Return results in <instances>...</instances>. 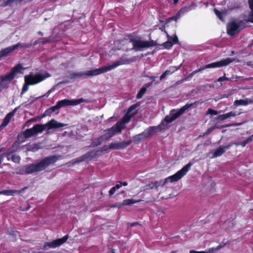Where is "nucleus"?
I'll use <instances>...</instances> for the list:
<instances>
[{
	"mask_svg": "<svg viewBox=\"0 0 253 253\" xmlns=\"http://www.w3.org/2000/svg\"><path fill=\"white\" fill-rule=\"evenodd\" d=\"M191 166V163H189L173 175L169 176L164 179H162L160 181L151 182L149 183L146 184L144 186L145 189L150 190L153 189H157L159 186H164L168 182H173L178 181L186 174V173L189 171Z\"/></svg>",
	"mask_w": 253,
	"mask_h": 253,
	"instance_id": "1",
	"label": "nucleus"
},
{
	"mask_svg": "<svg viewBox=\"0 0 253 253\" xmlns=\"http://www.w3.org/2000/svg\"><path fill=\"white\" fill-rule=\"evenodd\" d=\"M131 61V60L128 59L125 56H122L118 61L114 62L112 65L107 66H104L98 69L88 70L83 73H76L75 74V76L78 77H81L83 76L87 77L97 76L110 71L120 65L129 64Z\"/></svg>",
	"mask_w": 253,
	"mask_h": 253,
	"instance_id": "2",
	"label": "nucleus"
},
{
	"mask_svg": "<svg viewBox=\"0 0 253 253\" xmlns=\"http://www.w3.org/2000/svg\"><path fill=\"white\" fill-rule=\"evenodd\" d=\"M24 68L19 64L14 67L6 75L0 76V91L8 86L11 81L14 79L16 75L21 73Z\"/></svg>",
	"mask_w": 253,
	"mask_h": 253,
	"instance_id": "3",
	"label": "nucleus"
},
{
	"mask_svg": "<svg viewBox=\"0 0 253 253\" xmlns=\"http://www.w3.org/2000/svg\"><path fill=\"white\" fill-rule=\"evenodd\" d=\"M47 167V157L39 161L35 164L27 165L24 167L25 173L31 174L39 172L44 170Z\"/></svg>",
	"mask_w": 253,
	"mask_h": 253,
	"instance_id": "4",
	"label": "nucleus"
},
{
	"mask_svg": "<svg viewBox=\"0 0 253 253\" xmlns=\"http://www.w3.org/2000/svg\"><path fill=\"white\" fill-rule=\"evenodd\" d=\"M46 78L42 74H34L33 73L25 76V84L23 86L21 94H23L28 89V85H34L43 81Z\"/></svg>",
	"mask_w": 253,
	"mask_h": 253,
	"instance_id": "5",
	"label": "nucleus"
},
{
	"mask_svg": "<svg viewBox=\"0 0 253 253\" xmlns=\"http://www.w3.org/2000/svg\"><path fill=\"white\" fill-rule=\"evenodd\" d=\"M235 59L234 58H227L226 59H223L220 61L213 62L204 66L201 67L197 70L193 71L195 75L200 72L202 71L203 70L208 69V68H220L222 67H225L230 63L234 61Z\"/></svg>",
	"mask_w": 253,
	"mask_h": 253,
	"instance_id": "6",
	"label": "nucleus"
},
{
	"mask_svg": "<svg viewBox=\"0 0 253 253\" xmlns=\"http://www.w3.org/2000/svg\"><path fill=\"white\" fill-rule=\"evenodd\" d=\"M132 44L133 47L131 49L135 51H141L143 48H149L156 45V42L153 40L143 41L141 40L140 37L137 36H136Z\"/></svg>",
	"mask_w": 253,
	"mask_h": 253,
	"instance_id": "7",
	"label": "nucleus"
},
{
	"mask_svg": "<svg viewBox=\"0 0 253 253\" xmlns=\"http://www.w3.org/2000/svg\"><path fill=\"white\" fill-rule=\"evenodd\" d=\"M47 124L45 125H36L32 128L27 129L23 133L24 137L26 138H29L32 136H36L39 133H42L45 129Z\"/></svg>",
	"mask_w": 253,
	"mask_h": 253,
	"instance_id": "8",
	"label": "nucleus"
},
{
	"mask_svg": "<svg viewBox=\"0 0 253 253\" xmlns=\"http://www.w3.org/2000/svg\"><path fill=\"white\" fill-rule=\"evenodd\" d=\"M88 103L90 101L88 99H85L82 98L78 99L69 100L68 99H64L57 102L58 105L60 108L63 107L75 106L81 104V103Z\"/></svg>",
	"mask_w": 253,
	"mask_h": 253,
	"instance_id": "9",
	"label": "nucleus"
},
{
	"mask_svg": "<svg viewBox=\"0 0 253 253\" xmlns=\"http://www.w3.org/2000/svg\"><path fill=\"white\" fill-rule=\"evenodd\" d=\"M163 125V122H162L157 126H151L145 129L144 131L142 132L144 134V137L146 138L149 137L157 133L158 131H161L163 129L162 127Z\"/></svg>",
	"mask_w": 253,
	"mask_h": 253,
	"instance_id": "10",
	"label": "nucleus"
},
{
	"mask_svg": "<svg viewBox=\"0 0 253 253\" xmlns=\"http://www.w3.org/2000/svg\"><path fill=\"white\" fill-rule=\"evenodd\" d=\"M99 150H93L90 152H88L85 154L81 156V157L77 158L75 160L74 162H72L73 164L76 163H79L84 161H85L88 159H91L95 158L97 156Z\"/></svg>",
	"mask_w": 253,
	"mask_h": 253,
	"instance_id": "11",
	"label": "nucleus"
},
{
	"mask_svg": "<svg viewBox=\"0 0 253 253\" xmlns=\"http://www.w3.org/2000/svg\"><path fill=\"white\" fill-rule=\"evenodd\" d=\"M197 103V102H195L193 103H187L178 110L173 109L170 111V113L173 119L175 120L178 118L181 115H182L186 110L191 107L194 104Z\"/></svg>",
	"mask_w": 253,
	"mask_h": 253,
	"instance_id": "12",
	"label": "nucleus"
},
{
	"mask_svg": "<svg viewBox=\"0 0 253 253\" xmlns=\"http://www.w3.org/2000/svg\"><path fill=\"white\" fill-rule=\"evenodd\" d=\"M240 31L239 26L236 21H231L227 24V33L229 35L234 36Z\"/></svg>",
	"mask_w": 253,
	"mask_h": 253,
	"instance_id": "13",
	"label": "nucleus"
},
{
	"mask_svg": "<svg viewBox=\"0 0 253 253\" xmlns=\"http://www.w3.org/2000/svg\"><path fill=\"white\" fill-rule=\"evenodd\" d=\"M131 141H132L130 140L120 142H112L109 145V149L113 150L124 149L129 146L131 144Z\"/></svg>",
	"mask_w": 253,
	"mask_h": 253,
	"instance_id": "14",
	"label": "nucleus"
},
{
	"mask_svg": "<svg viewBox=\"0 0 253 253\" xmlns=\"http://www.w3.org/2000/svg\"><path fill=\"white\" fill-rule=\"evenodd\" d=\"M69 238L68 234H66L63 237L59 239L54 240L51 242H48V248H55L59 247L64 243H65Z\"/></svg>",
	"mask_w": 253,
	"mask_h": 253,
	"instance_id": "15",
	"label": "nucleus"
},
{
	"mask_svg": "<svg viewBox=\"0 0 253 253\" xmlns=\"http://www.w3.org/2000/svg\"><path fill=\"white\" fill-rule=\"evenodd\" d=\"M233 145V142H230L225 146H220L213 153L212 158H216L221 156L225 152V150Z\"/></svg>",
	"mask_w": 253,
	"mask_h": 253,
	"instance_id": "16",
	"label": "nucleus"
},
{
	"mask_svg": "<svg viewBox=\"0 0 253 253\" xmlns=\"http://www.w3.org/2000/svg\"><path fill=\"white\" fill-rule=\"evenodd\" d=\"M241 114V112L238 111H231L227 113L220 115L215 118L217 120H225L231 117H235Z\"/></svg>",
	"mask_w": 253,
	"mask_h": 253,
	"instance_id": "17",
	"label": "nucleus"
},
{
	"mask_svg": "<svg viewBox=\"0 0 253 253\" xmlns=\"http://www.w3.org/2000/svg\"><path fill=\"white\" fill-rule=\"evenodd\" d=\"M67 126V124L59 123L55 119L48 122V130L51 129H57Z\"/></svg>",
	"mask_w": 253,
	"mask_h": 253,
	"instance_id": "18",
	"label": "nucleus"
},
{
	"mask_svg": "<svg viewBox=\"0 0 253 253\" xmlns=\"http://www.w3.org/2000/svg\"><path fill=\"white\" fill-rule=\"evenodd\" d=\"M26 188H24L20 190H5L0 192V194L5 195L7 196H14L15 194H19L24 191Z\"/></svg>",
	"mask_w": 253,
	"mask_h": 253,
	"instance_id": "19",
	"label": "nucleus"
},
{
	"mask_svg": "<svg viewBox=\"0 0 253 253\" xmlns=\"http://www.w3.org/2000/svg\"><path fill=\"white\" fill-rule=\"evenodd\" d=\"M141 201V200H135L133 199H127L123 200L121 204H120L119 205H117V206L121 207L122 206H130L133 204L139 203Z\"/></svg>",
	"mask_w": 253,
	"mask_h": 253,
	"instance_id": "20",
	"label": "nucleus"
},
{
	"mask_svg": "<svg viewBox=\"0 0 253 253\" xmlns=\"http://www.w3.org/2000/svg\"><path fill=\"white\" fill-rule=\"evenodd\" d=\"M126 126H124L122 123L118 121L116 124L111 128L113 130L115 133L121 132L122 129L125 128Z\"/></svg>",
	"mask_w": 253,
	"mask_h": 253,
	"instance_id": "21",
	"label": "nucleus"
},
{
	"mask_svg": "<svg viewBox=\"0 0 253 253\" xmlns=\"http://www.w3.org/2000/svg\"><path fill=\"white\" fill-rule=\"evenodd\" d=\"M14 50L13 45L2 49L0 51V58L7 56L10 53Z\"/></svg>",
	"mask_w": 253,
	"mask_h": 253,
	"instance_id": "22",
	"label": "nucleus"
},
{
	"mask_svg": "<svg viewBox=\"0 0 253 253\" xmlns=\"http://www.w3.org/2000/svg\"><path fill=\"white\" fill-rule=\"evenodd\" d=\"M136 36V35L134 33L125 35L123 39L122 40V42H125V41H128L129 42L132 43L133 42L135 39Z\"/></svg>",
	"mask_w": 253,
	"mask_h": 253,
	"instance_id": "23",
	"label": "nucleus"
},
{
	"mask_svg": "<svg viewBox=\"0 0 253 253\" xmlns=\"http://www.w3.org/2000/svg\"><path fill=\"white\" fill-rule=\"evenodd\" d=\"M13 113H9L7 114L5 117V118L3 120V121L2 123L1 124V126H0V129L3 128V127H5L9 123L11 118L12 116Z\"/></svg>",
	"mask_w": 253,
	"mask_h": 253,
	"instance_id": "24",
	"label": "nucleus"
},
{
	"mask_svg": "<svg viewBox=\"0 0 253 253\" xmlns=\"http://www.w3.org/2000/svg\"><path fill=\"white\" fill-rule=\"evenodd\" d=\"M151 84V83H148L147 84H145L146 87H142L140 90L138 91L136 95V98L137 99H140L141 98L145 93L146 92L147 90L146 87L149 86Z\"/></svg>",
	"mask_w": 253,
	"mask_h": 253,
	"instance_id": "25",
	"label": "nucleus"
},
{
	"mask_svg": "<svg viewBox=\"0 0 253 253\" xmlns=\"http://www.w3.org/2000/svg\"><path fill=\"white\" fill-rule=\"evenodd\" d=\"M167 37L168 38V41L166 42L163 44V46L166 49H169L171 48L173 45V43L171 41V37L167 33Z\"/></svg>",
	"mask_w": 253,
	"mask_h": 253,
	"instance_id": "26",
	"label": "nucleus"
},
{
	"mask_svg": "<svg viewBox=\"0 0 253 253\" xmlns=\"http://www.w3.org/2000/svg\"><path fill=\"white\" fill-rule=\"evenodd\" d=\"M134 114H133L131 115H129V114H127V113H126V114L123 117L120 122L122 124L125 126V124L128 123L129 120H130L131 118L133 116Z\"/></svg>",
	"mask_w": 253,
	"mask_h": 253,
	"instance_id": "27",
	"label": "nucleus"
},
{
	"mask_svg": "<svg viewBox=\"0 0 253 253\" xmlns=\"http://www.w3.org/2000/svg\"><path fill=\"white\" fill-rule=\"evenodd\" d=\"M32 46L31 43H26L19 42L15 45H13L15 50L18 48H27Z\"/></svg>",
	"mask_w": 253,
	"mask_h": 253,
	"instance_id": "28",
	"label": "nucleus"
},
{
	"mask_svg": "<svg viewBox=\"0 0 253 253\" xmlns=\"http://www.w3.org/2000/svg\"><path fill=\"white\" fill-rule=\"evenodd\" d=\"M145 138H146L144 137V134L143 132H141L133 137V141L134 143L136 144Z\"/></svg>",
	"mask_w": 253,
	"mask_h": 253,
	"instance_id": "29",
	"label": "nucleus"
},
{
	"mask_svg": "<svg viewBox=\"0 0 253 253\" xmlns=\"http://www.w3.org/2000/svg\"><path fill=\"white\" fill-rule=\"evenodd\" d=\"M6 155L8 160H10L11 159L13 162L15 163L20 162L21 159L19 156L16 154L12 155L11 156L10 154H8V153Z\"/></svg>",
	"mask_w": 253,
	"mask_h": 253,
	"instance_id": "30",
	"label": "nucleus"
},
{
	"mask_svg": "<svg viewBox=\"0 0 253 253\" xmlns=\"http://www.w3.org/2000/svg\"><path fill=\"white\" fill-rule=\"evenodd\" d=\"M36 100L33 97L31 96L27 102L22 103L19 107L28 108L30 105L32 104Z\"/></svg>",
	"mask_w": 253,
	"mask_h": 253,
	"instance_id": "31",
	"label": "nucleus"
},
{
	"mask_svg": "<svg viewBox=\"0 0 253 253\" xmlns=\"http://www.w3.org/2000/svg\"><path fill=\"white\" fill-rule=\"evenodd\" d=\"M116 133L114 132L113 130L111 128H109L105 130V136L109 139L113 137Z\"/></svg>",
	"mask_w": 253,
	"mask_h": 253,
	"instance_id": "32",
	"label": "nucleus"
},
{
	"mask_svg": "<svg viewBox=\"0 0 253 253\" xmlns=\"http://www.w3.org/2000/svg\"><path fill=\"white\" fill-rule=\"evenodd\" d=\"M248 22H250V21H248L247 20H239L238 22L237 23L238 25L239 26V28L241 31L242 29L245 28L246 27H247L246 24Z\"/></svg>",
	"mask_w": 253,
	"mask_h": 253,
	"instance_id": "33",
	"label": "nucleus"
},
{
	"mask_svg": "<svg viewBox=\"0 0 253 253\" xmlns=\"http://www.w3.org/2000/svg\"><path fill=\"white\" fill-rule=\"evenodd\" d=\"M61 158L60 156H52L48 157V165L53 164Z\"/></svg>",
	"mask_w": 253,
	"mask_h": 253,
	"instance_id": "34",
	"label": "nucleus"
},
{
	"mask_svg": "<svg viewBox=\"0 0 253 253\" xmlns=\"http://www.w3.org/2000/svg\"><path fill=\"white\" fill-rule=\"evenodd\" d=\"M234 105H236V106H239V105L246 106L248 105V103L246 102L245 99L236 100L234 102Z\"/></svg>",
	"mask_w": 253,
	"mask_h": 253,
	"instance_id": "35",
	"label": "nucleus"
},
{
	"mask_svg": "<svg viewBox=\"0 0 253 253\" xmlns=\"http://www.w3.org/2000/svg\"><path fill=\"white\" fill-rule=\"evenodd\" d=\"M60 107L58 105V103H57L55 106L51 107L49 108H48V114L55 112L56 111H58Z\"/></svg>",
	"mask_w": 253,
	"mask_h": 253,
	"instance_id": "36",
	"label": "nucleus"
},
{
	"mask_svg": "<svg viewBox=\"0 0 253 253\" xmlns=\"http://www.w3.org/2000/svg\"><path fill=\"white\" fill-rule=\"evenodd\" d=\"M139 104L138 103L134 104L131 105L127 109L126 113H127V114H129L134 110H135L136 108H137L139 106Z\"/></svg>",
	"mask_w": 253,
	"mask_h": 253,
	"instance_id": "37",
	"label": "nucleus"
},
{
	"mask_svg": "<svg viewBox=\"0 0 253 253\" xmlns=\"http://www.w3.org/2000/svg\"><path fill=\"white\" fill-rule=\"evenodd\" d=\"M213 11H214V13L216 14V15L218 17V18L220 20H223L224 18H223V12L219 11L216 8H214L213 9Z\"/></svg>",
	"mask_w": 253,
	"mask_h": 253,
	"instance_id": "38",
	"label": "nucleus"
},
{
	"mask_svg": "<svg viewBox=\"0 0 253 253\" xmlns=\"http://www.w3.org/2000/svg\"><path fill=\"white\" fill-rule=\"evenodd\" d=\"M164 121L167 124H169L174 121V120L173 119L172 115H171L170 113H169V115L166 116Z\"/></svg>",
	"mask_w": 253,
	"mask_h": 253,
	"instance_id": "39",
	"label": "nucleus"
},
{
	"mask_svg": "<svg viewBox=\"0 0 253 253\" xmlns=\"http://www.w3.org/2000/svg\"><path fill=\"white\" fill-rule=\"evenodd\" d=\"M101 144V141L100 138H98L95 141H93L91 143V144L89 147H95V146L100 145Z\"/></svg>",
	"mask_w": 253,
	"mask_h": 253,
	"instance_id": "40",
	"label": "nucleus"
},
{
	"mask_svg": "<svg viewBox=\"0 0 253 253\" xmlns=\"http://www.w3.org/2000/svg\"><path fill=\"white\" fill-rule=\"evenodd\" d=\"M39 149L37 144H33L28 147L27 150L28 151H35Z\"/></svg>",
	"mask_w": 253,
	"mask_h": 253,
	"instance_id": "41",
	"label": "nucleus"
},
{
	"mask_svg": "<svg viewBox=\"0 0 253 253\" xmlns=\"http://www.w3.org/2000/svg\"><path fill=\"white\" fill-rule=\"evenodd\" d=\"M206 114H207V115L210 114L211 115H216L218 114V111H217L216 110H214L211 108H209V109H208Z\"/></svg>",
	"mask_w": 253,
	"mask_h": 253,
	"instance_id": "42",
	"label": "nucleus"
},
{
	"mask_svg": "<svg viewBox=\"0 0 253 253\" xmlns=\"http://www.w3.org/2000/svg\"><path fill=\"white\" fill-rule=\"evenodd\" d=\"M191 10V8L190 7H182L179 11H178V13H185Z\"/></svg>",
	"mask_w": 253,
	"mask_h": 253,
	"instance_id": "43",
	"label": "nucleus"
},
{
	"mask_svg": "<svg viewBox=\"0 0 253 253\" xmlns=\"http://www.w3.org/2000/svg\"><path fill=\"white\" fill-rule=\"evenodd\" d=\"M224 81H230V78H227L225 76V74H224L223 76L219 77L217 80V81L218 82H222Z\"/></svg>",
	"mask_w": 253,
	"mask_h": 253,
	"instance_id": "44",
	"label": "nucleus"
},
{
	"mask_svg": "<svg viewBox=\"0 0 253 253\" xmlns=\"http://www.w3.org/2000/svg\"><path fill=\"white\" fill-rule=\"evenodd\" d=\"M248 142L247 141L246 139L243 141H242L240 143H235L233 142V144L236 145V146L238 145H241L242 147H245L246 145L248 144Z\"/></svg>",
	"mask_w": 253,
	"mask_h": 253,
	"instance_id": "45",
	"label": "nucleus"
},
{
	"mask_svg": "<svg viewBox=\"0 0 253 253\" xmlns=\"http://www.w3.org/2000/svg\"><path fill=\"white\" fill-rule=\"evenodd\" d=\"M246 65L253 67V55H252L250 60H248L246 62Z\"/></svg>",
	"mask_w": 253,
	"mask_h": 253,
	"instance_id": "46",
	"label": "nucleus"
},
{
	"mask_svg": "<svg viewBox=\"0 0 253 253\" xmlns=\"http://www.w3.org/2000/svg\"><path fill=\"white\" fill-rule=\"evenodd\" d=\"M171 41L173 44H176L178 43V37L176 35H174L173 37H171Z\"/></svg>",
	"mask_w": 253,
	"mask_h": 253,
	"instance_id": "47",
	"label": "nucleus"
},
{
	"mask_svg": "<svg viewBox=\"0 0 253 253\" xmlns=\"http://www.w3.org/2000/svg\"><path fill=\"white\" fill-rule=\"evenodd\" d=\"M248 21H250V22L253 23V11H250L249 13Z\"/></svg>",
	"mask_w": 253,
	"mask_h": 253,
	"instance_id": "48",
	"label": "nucleus"
},
{
	"mask_svg": "<svg viewBox=\"0 0 253 253\" xmlns=\"http://www.w3.org/2000/svg\"><path fill=\"white\" fill-rule=\"evenodd\" d=\"M115 191H116V189H115V187H113L112 188H111V189L109 191L110 196L113 195L115 193Z\"/></svg>",
	"mask_w": 253,
	"mask_h": 253,
	"instance_id": "49",
	"label": "nucleus"
},
{
	"mask_svg": "<svg viewBox=\"0 0 253 253\" xmlns=\"http://www.w3.org/2000/svg\"><path fill=\"white\" fill-rule=\"evenodd\" d=\"M249 4L251 11H253V0H249Z\"/></svg>",
	"mask_w": 253,
	"mask_h": 253,
	"instance_id": "50",
	"label": "nucleus"
},
{
	"mask_svg": "<svg viewBox=\"0 0 253 253\" xmlns=\"http://www.w3.org/2000/svg\"><path fill=\"white\" fill-rule=\"evenodd\" d=\"M189 253H208L205 251H196L194 250H191L189 252Z\"/></svg>",
	"mask_w": 253,
	"mask_h": 253,
	"instance_id": "51",
	"label": "nucleus"
},
{
	"mask_svg": "<svg viewBox=\"0 0 253 253\" xmlns=\"http://www.w3.org/2000/svg\"><path fill=\"white\" fill-rule=\"evenodd\" d=\"M245 100L248 103V105L249 104L253 103V98H246Z\"/></svg>",
	"mask_w": 253,
	"mask_h": 253,
	"instance_id": "52",
	"label": "nucleus"
},
{
	"mask_svg": "<svg viewBox=\"0 0 253 253\" xmlns=\"http://www.w3.org/2000/svg\"><path fill=\"white\" fill-rule=\"evenodd\" d=\"M167 76V75H166V74L165 72H164L160 76V80L161 81L163 80Z\"/></svg>",
	"mask_w": 253,
	"mask_h": 253,
	"instance_id": "53",
	"label": "nucleus"
},
{
	"mask_svg": "<svg viewBox=\"0 0 253 253\" xmlns=\"http://www.w3.org/2000/svg\"><path fill=\"white\" fill-rule=\"evenodd\" d=\"M118 182H119L121 184V186H127L128 184L127 182L126 181H119Z\"/></svg>",
	"mask_w": 253,
	"mask_h": 253,
	"instance_id": "54",
	"label": "nucleus"
},
{
	"mask_svg": "<svg viewBox=\"0 0 253 253\" xmlns=\"http://www.w3.org/2000/svg\"><path fill=\"white\" fill-rule=\"evenodd\" d=\"M0 152H1V150H0ZM4 157V155H3V154L0 155V164L3 161Z\"/></svg>",
	"mask_w": 253,
	"mask_h": 253,
	"instance_id": "55",
	"label": "nucleus"
},
{
	"mask_svg": "<svg viewBox=\"0 0 253 253\" xmlns=\"http://www.w3.org/2000/svg\"><path fill=\"white\" fill-rule=\"evenodd\" d=\"M253 138L251 136L246 139V140H247V141L248 142V143L249 142H252L253 141Z\"/></svg>",
	"mask_w": 253,
	"mask_h": 253,
	"instance_id": "56",
	"label": "nucleus"
},
{
	"mask_svg": "<svg viewBox=\"0 0 253 253\" xmlns=\"http://www.w3.org/2000/svg\"><path fill=\"white\" fill-rule=\"evenodd\" d=\"M114 187H115L116 190L118 189L121 187V184L120 183L119 184H117L115 185V186H114Z\"/></svg>",
	"mask_w": 253,
	"mask_h": 253,
	"instance_id": "57",
	"label": "nucleus"
},
{
	"mask_svg": "<svg viewBox=\"0 0 253 253\" xmlns=\"http://www.w3.org/2000/svg\"><path fill=\"white\" fill-rule=\"evenodd\" d=\"M165 73L166 74V75L168 76V75H170L172 73V72H171L170 70H166Z\"/></svg>",
	"mask_w": 253,
	"mask_h": 253,
	"instance_id": "58",
	"label": "nucleus"
},
{
	"mask_svg": "<svg viewBox=\"0 0 253 253\" xmlns=\"http://www.w3.org/2000/svg\"><path fill=\"white\" fill-rule=\"evenodd\" d=\"M194 75H195V74L194 73V72L193 71L192 73H191L189 75V76H188V78H192V77Z\"/></svg>",
	"mask_w": 253,
	"mask_h": 253,
	"instance_id": "59",
	"label": "nucleus"
},
{
	"mask_svg": "<svg viewBox=\"0 0 253 253\" xmlns=\"http://www.w3.org/2000/svg\"><path fill=\"white\" fill-rule=\"evenodd\" d=\"M18 109V108H15L12 112H11L10 113H13V114H12V116H13L15 113V112L17 111Z\"/></svg>",
	"mask_w": 253,
	"mask_h": 253,
	"instance_id": "60",
	"label": "nucleus"
},
{
	"mask_svg": "<svg viewBox=\"0 0 253 253\" xmlns=\"http://www.w3.org/2000/svg\"><path fill=\"white\" fill-rule=\"evenodd\" d=\"M179 0H173V4L174 5H176L177 3L178 2Z\"/></svg>",
	"mask_w": 253,
	"mask_h": 253,
	"instance_id": "61",
	"label": "nucleus"
},
{
	"mask_svg": "<svg viewBox=\"0 0 253 253\" xmlns=\"http://www.w3.org/2000/svg\"><path fill=\"white\" fill-rule=\"evenodd\" d=\"M253 46V40L252 41V43L249 45V47H252Z\"/></svg>",
	"mask_w": 253,
	"mask_h": 253,
	"instance_id": "62",
	"label": "nucleus"
},
{
	"mask_svg": "<svg viewBox=\"0 0 253 253\" xmlns=\"http://www.w3.org/2000/svg\"><path fill=\"white\" fill-rule=\"evenodd\" d=\"M52 91V89H50L48 91V94Z\"/></svg>",
	"mask_w": 253,
	"mask_h": 253,
	"instance_id": "63",
	"label": "nucleus"
},
{
	"mask_svg": "<svg viewBox=\"0 0 253 253\" xmlns=\"http://www.w3.org/2000/svg\"><path fill=\"white\" fill-rule=\"evenodd\" d=\"M171 19H174L176 20V18H175V17L173 16L171 18Z\"/></svg>",
	"mask_w": 253,
	"mask_h": 253,
	"instance_id": "64",
	"label": "nucleus"
}]
</instances>
